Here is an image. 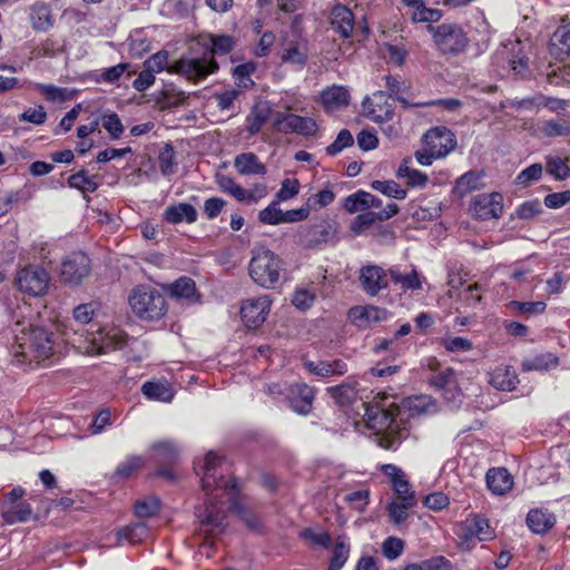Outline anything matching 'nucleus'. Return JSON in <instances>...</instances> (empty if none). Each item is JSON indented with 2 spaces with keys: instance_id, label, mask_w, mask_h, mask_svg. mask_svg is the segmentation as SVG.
<instances>
[{
  "instance_id": "31",
  "label": "nucleus",
  "mask_w": 570,
  "mask_h": 570,
  "mask_svg": "<svg viewBox=\"0 0 570 570\" xmlns=\"http://www.w3.org/2000/svg\"><path fill=\"white\" fill-rule=\"evenodd\" d=\"M399 179H406V186L411 188L423 187L426 184V176L413 166V159L405 157L395 171Z\"/></svg>"
},
{
  "instance_id": "43",
  "label": "nucleus",
  "mask_w": 570,
  "mask_h": 570,
  "mask_svg": "<svg viewBox=\"0 0 570 570\" xmlns=\"http://www.w3.org/2000/svg\"><path fill=\"white\" fill-rule=\"evenodd\" d=\"M389 275L392 282L402 289H416L421 286V282L414 269L410 272H401L397 268H391Z\"/></svg>"
},
{
  "instance_id": "37",
  "label": "nucleus",
  "mask_w": 570,
  "mask_h": 570,
  "mask_svg": "<svg viewBox=\"0 0 570 570\" xmlns=\"http://www.w3.org/2000/svg\"><path fill=\"white\" fill-rule=\"evenodd\" d=\"M350 557V541L346 535H338L333 547L327 570H341Z\"/></svg>"
},
{
  "instance_id": "10",
  "label": "nucleus",
  "mask_w": 570,
  "mask_h": 570,
  "mask_svg": "<svg viewBox=\"0 0 570 570\" xmlns=\"http://www.w3.org/2000/svg\"><path fill=\"white\" fill-rule=\"evenodd\" d=\"M461 393L456 384L454 372L446 368L430 380V414L440 407L435 403L443 399L445 403H455L460 400Z\"/></svg>"
},
{
  "instance_id": "3",
  "label": "nucleus",
  "mask_w": 570,
  "mask_h": 570,
  "mask_svg": "<svg viewBox=\"0 0 570 570\" xmlns=\"http://www.w3.org/2000/svg\"><path fill=\"white\" fill-rule=\"evenodd\" d=\"M14 337L13 356L20 363L40 362L53 354L51 334L42 327L17 323Z\"/></svg>"
},
{
  "instance_id": "41",
  "label": "nucleus",
  "mask_w": 570,
  "mask_h": 570,
  "mask_svg": "<svg viewBox=\"0 0 570 570\" xmlns=\"http://www.w3.org/2000/svg\"><path fill=\"white\" fill-rule=\"evenodd\" d=\"M500 60L507 62L514 75H522L528 68V59L519 52L517 55L509 52L507 46L495 53V61Z\"/></svg>"
},
{
  "instance_id": "5",
  "label": "nucleus",
  "mask_w": 570,
  "mask_h": 570,
  "mask_svg": "<svg viewBox=\"0 0 570 570\" xmlns=\"http://www.w3.org/2000/svg\"><path fill=\"white\" fill-rule=\"evenodd\" d=\"M128 341L127 334L118 327H104L96 332L87 333L82 338H73L78 343V350L88 355H101L121 350Z\"/></svg>"
},
{
  "instance_id": "11",
  "label": "nucleus",
  "mask_w": 570,
  "mask_h": 570,
  "mask_svg": "<svg viewBox=\"0 0 570 570\" xmlns=\"http://www.w3.org/2000/svg\"><path fill=\"white\" fill-rule=\"evenodd\" d=\"M433 40L438 49L443 53L456 55L468 46V38L461 27L451 23H443L435 29L430 27Z\"/></svg>"
},
{
  "instance_id": "17",
  "label": "nucleus",
  "mask_w": 570,
  "mask_h": 570,
  "mask_svg": "<svg viewBox=\"0 0 570 570\" xmlns=\"http://www.w3.org/2000/svg\"><path fill=\"white\" fill-rule=\"evenodd\" d=\"M360 283L366 294L375 296L389 285L386 272L377 265H367L361 268Z\"/></svg>"
},
{
  "instance_id": "12",
  "label": "nucleus",
  "mask_w": 570,
  "mask_h": 570,
  "mask_svg": "<svg viewBox=\"0 0 570 570\" xmlns=\"http://www.w3.org/2000/svg\"><path fill=\"white\" fill-rule=\"evenodd\" d=\"M26 491L21 487L13 488L7 493L1 502L0 511L2 519L9 523L26 522L32 514L29 503L22 501Z\"/></svg>"
},
{
  "instance_id": "45",
  "label": "nucleus",
  "mask_w": 570,
  "mask_h": 570,
  "mask_svg": "<svg viewBox=\"0 0 570 570\" xmlns=\"http://www.w3.org/2000/svg\"><path fill=\"white\" fill-rule=\"evenodd\" d=\"M307 60V50L303 45H289L282 52V61L302 68Z\"/></svg>"
},
{
  "instance_id": "56",
  "label": "nucleus",
  "mask_w": 570,
  "mask_h": 570,
  "mask_svg": "<svg viewBox=\"0 0 570 570\" xmlns=\"http://www.w3.org/2000/svg\"><path fill=\"white\" fill-rule=\"evenodd\" d=\"M216 183L223 193L233 196L236 200H239V198L244 197V188L232 177L219 175L217 176Z\"/></svg>"
},
{
  "instance_id": "44",
  "label": "nucleus",
  "mask_w": 570,
  "mask_h": 570,
  "mask_svg": "<svg viewBox=\"0 0 570 570\" xmlns=\"http://www.w3.org/2000/svg\"><path fill=\"white\" fill-rule=\"evenodd\" d=\"M559 358L553 353H543L523 362L522 366L527 371H547L556 367Z\"/></svg>"
},
{
  "instance_id": "32",
  "label": "nucleus",
  "mask_w": 570,
  "mask_h": 570,
  "mask_svg": "<svg viewBox=\"0 0 570 570\" xmlns=\"http://www.w3.org/2000/svg\"><path fill=\"white\" fill-rule=\"evenodd\" d=\"M234 166L240 175H265L266 167L253 153H243L236 156Z\"/></svg>"
},
{
  "instance_id": "51",
  "label": "nucleus",
  "mask_w": 570,
  "mask_h": 570,
  "mask_svg": "<svg viewBox=\"0 0 570 570\" xmlns=\"http://www.w3.org/2000/svg\"><path fill=\"white\" fill-rule=\"evenodd\" d=\"M371 491L367 487H362L356 491L344 495V501L358 512H364L370 503Z\"/></svg>"
},
{
  "instance_id": "25",
  "label": "nucleus",
  "mask_w": 570,
  "mask_h": 570,
  "mask_svg": "<svg viewBox=\"0 0 570 570\" xmlns=\"http://www.w3.org/2000/svg\"><path fill=\"white\" fill-rule=\"evenodd\" d=\"M462 530L466 539L476 538L479 541H488L494 537L489 521L476 514L465 520Z\"/></svg>"
},
{
  "instance_id": "22",
  "label": "nucleus",
  "mask_w": 570,
  "mask_h": 570,
  "mask_svg": "<svg viewBox=\"0 0 570 570\" xmlns=\"http://www.w3.org/2000/svg\"><path fill=\"white\" fill-rule=\"evenodd\" d=\"M304 367L318 377L343 375L347 372V364L343 360L333 361H306Z\"/></svg>"
},
{
  "instance_id": "34",
  "label": "nucleus",
  "mask_w": 570,
  "mask_h": 570,
  "mask_svg": "<svg viewBox=\"0 0 570 570\" xmlns=\"http://www.w3.org/2000/svg\"><path fill=\"white\" fill-rule=\"evenodd\" d=\"M317 125L311 117H302L295 114L288 116L284 134H298L303 136H312L316 132Z\"/></svg>"
},
{
  "instance_id": "64",
  "label": "nucleus",
  "mask_w": 570,
  "mask_h": 570,
  "mask_svg": "<svg viewBox=\"0 0 570 570\" xmlns=\"http://www.w3.org/2000/svg\"><path fill=\"white\" fill-rule=\"evenodd\" d=\"M540 213L542 206L538 199L524 202L515 210V215L521 219H531Z\"/></svg>"
},
{
  "instance_id": "26",
  "label": "nucleus",
  "mask_w": 570,
  "mask_h": 570,
  "mask_svg": "<svg viewBox=\"0 0 570 570\" xmlns=\"http://www.w3.org/2000/svg\"><path fill=\"white\" fill-rule=\"evenodd\" d=\"M321 100L327 111L334 112L350 104V92L343 86H332L322 91Z\"/></svg>"
},
{
  "instance_id": "57",
  "label": "nucleus",
  "mask_w": 570,
  "mask_h": 570,
  "mask_svg": "<svg viewBox=\"0 0 570 570\" xmlns=\"http://www.w3.org/2000/svg\"><path fill=\"white\" fill-rule=\"evenodd\" d=\"M159 168L164 176L175 173V151L171 145L167 144L159 154Z\"/></svg>"
},
{
  "instance_id": "58",
  "label": "nucleus",
  "mask_w": 570,
  "mask_h": 570,
  "mask_svg": "<svg viewBox=\"0 0 570 570\" xmlns=\"http://www.w3.org/2000/svg\"><path fill=\"white\" fill-rule=\"evenodd\" d=\"M510 306L513 308V311H515L519 314H523V315L542 314L547 308V304L541 301H538V302L512 301L510 303Z\"/></svg>"
},
{
  "instance_id": "23",
  "label": "nucleus",
  "mask_w": 570,
  "mask_h": 570,
  "mask_svg": "<svg viewBox=\"0 0 570 570\" xmlns=\"http://www.w3.org/2000/svg\"><path fill=\"white\" fill-rule=\"evenodd\" d=\"M163 288L171 298L178 301L196 302L198 299L195 282L189 277H180L174 283L164 284Z\"/></svg>"
},
{
  "instance_id": "4",
  "label": "nucleus",
  "mask_w": 570,
  "mask_h": 570,
  "mask_svg": "<svg viewBox=\"0 0 570 570\" xmlns=\"http://www.w3.org/2000/svg\"><path fill=\"white\" fill-rule=\"evenodd\" d=\"M364 416L368 429L382 435L380 445L385 449H392L406 429L404 419L400 417V406L395 402L383 405L371 404L366 407Z\"/></svg>"
},
{
  "instance_id": "1",
  "label": "nucleus",
  "mask_w": 570,
  "mask_h": 570,
  "mask_svg": "<svg viewBox=\"0 0 570 570\" xmlns=\"http://www.w3.org/2000/svg\"><path fill=\"white\" fill-rule=\"evenodd\" d=\"M224 458L217 455L214 451H209L204 458L200 468L195 465V470L200 469L203 472L202 487L206 493V501L203 505L196 508L195 515L198 520V535L203 541V548H212L226 530L225 502L220 497L226 495L229 502V509L235 511L250 529H257L259 520L237 499L236 483L234 479H225L223 475Z\"/></svg>"
},
{
  "instance_id": "2",
  "label": "nucleus",
  "mask_w": 570,
  "mask_h": 570,
  "mask_svg": "<svg viewBox=\"0 0 570 570\" xmlns=\"http://www.w3.org/2000/svg\"><path fill=\"white\" fill-rule=\"evenodd\" d=\"M144 67L155 73L167 70L169 73H176L196 82L216 72L218 63L213 60L209 52H204L202 56H183L180 59L169 62V53L161 50L149 57L144 62Z\"/></svg>"
},
{
  "instance_id": "18",
  "label": "nucleus",
  "mask_w": 570,
  "mask_h": 570,
  "mask_svg": "<svg viewBox=\"0 0 570 570\" xmlns=\"http://www.w3.org/2000/svg\"><path fill=\"white\" fill-rule=\"evenodd\" d=\"M286 399L288 406L294 412L306 415L311 412L313 406L314 391L306 384H294L289 387Z\"/></svg>"
},
{
  "instance_id": "52",
  "label": "nucleus",
  "mask_w": 570,
  "mask_h": 570,
  "mask_svg": "<svg viewBox=\"0 0 570 570\" xmlns=\"http://www.w3.org/2000/svg\"><path fill=\"white\" fill-rule=\"evenodd\" d=\"M406 7L405 14L410 17L413 22L428 21V6L424 0H402Z\"/></svg>"
},
{
  "instance_id": "15",
  "label": "nucleus",
  "mask_w": 570,
  "mask_h": 570,
  "mask_svg": "<svg viewBox=\"0 0 570 570\" xmlns=\"http://www.w3.org/2000/svg\"><path fill=\"white\" fill-rule=\"evenodd\" d=\"M364 116L375 122H384L392 119L394 110L389 97L383 91H377L363 101Z\"/></svg>"
},
{
  "instance_id": "46",
  "label": "nucleus",
  "mask_w": 570,
  "mask_h": 570,
  "mask_svg": "<svg viewBox=\"0 0 570 570\" xmlns=\"http://www.w3.org/2000/svg\"><path fill=\"white\" fill-rule=\"evenodd\" d=\"M154 458L161 463H169L177 459L178 448L170 441H161L153 445Z\"/></svg>"
},
{
  "instance_id": "19",
  "label": "nucleus",
  "mask_w": 570,
  "mask_h": 570,
  "mask_svg": "<svg viewBox=\"0 0 570 570\" xmlns=\"http://www.w3.org/2000/svg\"><path fill=\"white\" fill-rule=\"evenodd\" d=\"M386 316L387 312L385 309L372 305H358L348 311V318L361 330H365L375 323L384 321Z\"/></svg>"
},
{
  "instance_id": "39",
  "label": "nucleus",
  "mask_w": 570,
  "mask_h": 570,
  "mask_svg": "<svg viewBox=\"0 0 570 570\" xmlns=\"http://www.w3.org/2000/svg\"><path fill=\"white\" fill-rule=\"evenodd\" d=\"M480 187L481 175L475 171H468L456 180L455 186L453 187V193L458 197L462 198Z\"/></svg>"
},
{
  "instance_id": "14",
  "label": "nucleus",
  "mask_w": 570,
  "mask_h": 570,
  "mask_svg": "<svg viewBox=\"0 0 570 570\" xmlns=\"http://www.w3.org/2000/svg\"><path fill=\"white\" fill-rule=\"evenodd\" d=\"M271 299L267 295L245 301L240 308V316L247 327L255 328L262 325L269 312Z\"/></svg>"
},
{
  "instance_id": "59",
  "label": "nucleus",
  "mask_w": 570,
  "mask_h": 570,
  "mask_svg": "<svg viewBox=\"0 0 570 570\" xmlns=\"http://www.w3.org/2000/svg\"><path fill=\"white\" fill-rule=\"evenodd\" d=\"M258 217L264 224L277 225L283 223V210L278 207V202H273L259 212Z\"/></svg>"
},
{
  "instance_id": "9",
  "label": "nucleus",
  "mask_w": 570,
  "mask_h": 570,
  "mask_svg": "<svg viewBox=\"0 0 570 570\" xmlns=\"http://www.w3.org/2000/svg\"><path fill=\"white\" fill-rule=\"evenodd\" d=\"M91 261L82 252L65 256L59 268V279L67 286H79L90 275Z\"/></svg>"
},
{
  "instance_id": "21",
  "label": "nucleus",
  "mask_w": 570,
  "mask_h": 570,
  "mask_svg": "<svg viewBox=\"0 0 570 570\" xmlns=\"http://www.w3.org/2000/svg\"><path fill=\"white\" fill-rule=\"evenodd\" d=\"M380 470L386 475L390 480L391 487L395 493V498H401L402 495H415V492L412 490L411 484L405 478V473L403 470L394 464H382Z\"/></svg>"
},
{
  "instance_id": "30",
  "label": "nucleus",
  "mask_w": 570,
  "mask_h": 570,
  "mask_svg": "<svg viewBox=\"0 0 570 570\" xmlns=\"http://www.w3.org/2000/svg\"><path fill=\"white\" fill-rule=\"evenodd\" d=\"M527 524L534 533H546L556 524V515L547 509H533L527 515Z\"/></svg>"
},
{
  "instance_id": "29",
  "label": "nucleus",
  "mask_w": 570,
  "mask_h": 570,
  "mask_svg": "<svg viewBox=\"0 0 570 570\" xmlns=\"http://www.w3.org/2000/svg\"><path fill=\"white\" fill-rule=\"evenodd\" d=\"M417 503L416 495H402L395 498L387 507L389 518L394 524L403 523L407 517L409 511Z\"/></svg>"
},
{
  "instance_id": "50",
  "label": "nucleus",
  "mask_w": 570,
  "mask_h": 570,
  "mask_svg": "<svg viewBox=\"0 0 570 570\" xmlns=\"http://www.w3.org/2000/svg\"><path fill=\"white\" fill-rule=\"evenodd\" d=\"M426 409H428V399L425 396H423V395L411 396V397L405 399L402 402V406L400 407V410H401L400 417L404 419V415L406 412H409V414H407L409 417H414L416 415L424 413Z\"/></svg>"
},
{
  "instance_id": "36",
  "label": "nucleus",
  "mask_w": 570,
  "mask_h": 570,
  "mask_svg": "<svg viewBox=\"0 0 570 570\" xmlns=\"http://www.w3.org/2000/svg\"><path fill=\"white\" fill-rule=\"evenodd\" d=\"M148 535V528L145 523H135L131 525H127L121 528L116 533V544H122L124 542L128 543H138L146 539Z\"/></svg>"
},
{
  "instance_id": "55",
  "label": "nucleus",
  "mask_w": 570,
  "mask_h": 570,
  "mask_svg": "<svg viewBox=\"0 0 570 570\" xmlns=\"http://www.w3.org/2000/svg\"><path fill=\"white\" fill-rule=\"evenodd\" d=\"M160 509V501L155 498L139 500L135 504V513L138 518H149L155 515Z\"/></svg>"
},
{
  "instance_id": "35",
  "label": "nucleus",
  "mask_w": 570,
  "mask_h": 570,
  "mask_svg": "<svg viewBox=\"0 0 570 570\" xmlns=\"http://www.w3.org/2000/svg\"><path fill=\"white\" fill-rule=\"evenodd\" d=\"M30 19L33 29L46 31L53 24L50 7L43 2H36L30 8Z\"/></svg>"
},
{
  "instance_id": "48",
  "label": "nucleus",
  "mask_w": 570,
  "mask_h": 570,
  "mask_svg": "<svg viewBox=\"0 0 570 570\" xmlns=\"http://www.w3.org/2000/svg\"><path fill=\"white\" fill-rule=\"evenodd\" d=\"M368 199H372V194L365 190H357L344 199V208L352 214L364 212L368 209Z\"/></svg>"
},
{
  "instance_id": "63",
  "label": "nucleus",
  "mask_w": 570,
  "mask_h": 570,
  "mask_svg": "<svg viewBox=\"0 0 570 570\" xmlns=\"http://www.w3.org/2000/svg\"><path fill=\"white\" fill-rule=\"evenodd\" d=\"M299 191V183L294 178H286L282 183V187L276 194L277 202H285L294 196H296Z\"/></svg>"
},
{
  "instance_id": "61",
  "label": "nucleus",
  "mask_w": 570,
  "mask_h": 570,
  "mask_svg": "<svg viewBox=\"0 0 570 570\" xmlns=\"http://www.w3.org/2000/svg\"><path fill=\"white\" fill-rule=\"evenodd\" d=\"M354 142L353 135L347 129H342L334 142H332L327 148L326 153L331 156H335L340 154L344 148L352 146Z\"/></svg>"
},
{
  "instance_id": "24",
  "label": "nucleus",
  "mask_w": 570,
  "mask_h": 570,
  "mask_svg": "<svg viewBox=\"0 0 570 570\" xmlns=\"http://www.w3.org/2000/svg\"><path fill=\"white\" fill-rule=\"evenodd\" d=\"M142 395L156 402L170 403L175 396L173 385L168 381H148L141 386Z\"/></svg>"
},
{
  "instance_id": "42",
  "label": "nucleus",
  "mask_w": 570,
  "mask_h": 570,
  "mask_svg": "<svg viewBox=\"0 0 570 570\" xmlns=\"http://www.w3.org/2000/svg\"><path fill=\"white\" fill-rule=\"evenodd\" d=\"M68 186L82 193H94L99 184L96 176H89L86 170H80L68 178Z\"/></svg>"
},
{
  "instance_id": "7",
  "label": "nucleus",
  "mask_w": 570,
  "mask_h": 570,
  "mask_svg": "<svg viewBox=\"0 0 570 570\" xmlns=\"http://www.w3.org/2000/svg\"><path fill=\"white\" fill-rule=\"evenodd\" d=\"M282 262L272 250L261 248L254 252L249 262V275L259 286L272 288L279 279Z\"/></svg>"
},
{
  "instance_id": "47",
  "label": "nucleus",
  "mask_w": 570,
  "mask_h": 570,
  "mask_svg": "<svg viewBox=\"0 0 570 570\" xmlns=\"http://www.w3.org/2000/svg\"><path fill=\"white\" fill-rule=\"evenodd\" d=\"M327 393L333 397L336 403L346 405L352 403L356 397V391L353 384L343 383L336 386L327 387Z\"/></svg>"
},
{
  "instance_id": "49",
  "label": "nucleus",
  "mask_w": 570,
  "mask_h": 570,
  "mask_svg": "<svg viewBox=\"0 0 570 570\" xmlns=\"http://www.w3.org/2000/svg\"><path fill=\"white\" fill-rule=\"evenodd\" d=\"M144 464L145 459L142 456H128L126 460L118 464L114 476L118 479H128L132 476Z\"/></svg>"
},
{
  "instance_id": "13",
  "label": "nucleus",
  "mask_w": 570,
  "mask_h": 570,
  "mask_svg": "<svg viewBox=\"0 0 570 570\" xmlns=\"http://www.w3.org/2000/svg\"><path fill=\"white\" fill-rule=\"evenodd\" d=\"M470 210L482 220L499 218L503 213V196L500 193L478 195L473 198Z\"/></svg>"
},
{
  "instance_id": "33",
  "label": "nucleus",
  "mask_w": 570,
  "mask_h": 570,
  "mask_svg": "<svg viewBox=\"0 0 570 570\" xmlns=\"http://www.w3.org/2000/svg\"><path fill=\"white\" fill-rule=\"evenodd\" d=\"M515 372L510 366H498L490 373L489 383L500 391H512L517 385Z\"/></svg>"
},
{
  "instance_id": "54",
  "label": "nucleus",
  "mask_w": 570,
  "mask_h": 570,
  "mask_svg": "<svg viewBox=\"0 0 570 570\" xmlns=\"http://www.w3.org/2000/svg\"><path fill=\"white\" fill-rule=\"evenodd\" d=\"M36 89L51 102H62L68 98V90L53 85L37 83Z\"/></svg>"
},
{
  "instance_id": "27",
  "label": "nucleus",
  "mask_w": 570,
  "mask_h": 570,
  "mask_svg": "<svg viewBox=\"0 0 570 570\" xmlns=\"http://www.w3.org/2000/svg\"><path fill=\"white\" fill-rule=\"evenodd\" d=\"M489 490L498 495H502L510 491L513 485L512 475L505 468H492L485 475Z\"/></svg>"
},
{
  "instance_id": "16",
  "label": "nucleus",
  "mask_w": 570,
  "mask_h": 570,
  "mask_svg": "<svg viewBox=\"0 0 570 570\" xmlns=\"http://www.w3.org/2000/svg\"><path fill=\"white\" fill-rule=\"evenodd\" d=\"M456 147L455 135L444 126L430 129V161L445 157Z\"/></svg>"
},
{
  "instance_id": "40",
  "label": "nucleus",
  "mask_w": 570,
  "mask_h": 570,
  "mask_svg": "<svg viewBox=\"0 0 570 570\" xmlns=\"http://www.w3.org/2000/svg\"><path fill=\"white\" fill-rule=\"evenodd\" d=\"M371 187L382 195L397 200L405 199L407 195L406 189L393 179L373 180Z\"/></svg>"
},
{
  "instance_id": "20",
  "label": "nucleus",
  "mask_w": 570,
  "mask_h": 570,
  "mask_svg": "<svg viewBox=\"0 0 570 570\" xmlns=\"http://www.w3.org/2000/svg\"><path fill=\"white\" fill-rule=\"evenodd\" d=\"M331 23L341 37L350 38L354 32L355 17L347 7L337 4L332 9Z\"/></svg>"
},
{
  "instance_id": "28",
  "label": "nucleus",
  "mask_w": 570,
  "mask_h": 570,
  "mask_svg": "<svg viewBox=\"0 0 570 570\" xmlns=\"http://www.w3.org/2000/svg\"><path fill=\"white\" fill-rule=\"evenodd\" d=\"M196 208L187 203H178L168 206L164 212V219L169 224H180L183 222L193 224L197 220Z\"/></svg>"
},
{
  "instance_id": "6",
  "label": "nucleus",
  "mask_w": 570,
  "mask_h": 570,
  "mask_svg": "<svg viewBox=\"0 0 570 570\" xmlns=\"http://www.w3.org/2000/svg\"><path fill=\"white\" fill-rule=\"evenodd\" d=\"M128 301L132 312L141 320H159L167 311L164 296L150 286H137Z\"/></svg>"
},
{
  "instance_id": "60",
  "label": "nucleus",
  "mask_w": 570,
  "mask_h": 570,
  "mask_svg": "<svg viewBox=\"0 0 570 570\" xmlns=\"http://www.w3.org/2000/svg\"><path fill=\"white\" fill-rule=\"evenodd\" d=\"M441 345L449 352H468L472 350V342L459 336H445L441 338Z\"/></svg>"
},
{
  "instance_id": "53",
  "label": "nucleus",
  "mask_w": 570,
  "mask_h": 570,
  "mask_svg": "<svg viewBox=\"0 0 570 570\" xmlns=\"http://www.w3.org/2000/svg\"><path fill=\"white\" fill-rule=\"evenodd\" d=\"M539 131L544 137H563L570 134V126L564 122H559L557 120H547L541 122L539 126Z\"/></svg>"
},
{
  "instance_id": "62",
  "label": "nucleus",
  "mask_w": 570,
  "mask_h": 570,
  "mask_svg": "<svg viewBox=\"0 0 570 570\" xmlns=\"http://www.w3.org/2000/svg\"><path fill=\"white\" fill-rule=\"evenodd\" d=\"M404 549V542L395 537L387 538L382 544V551L386 559L395 560L399 558Z\"/></svg>"
},
{
  "instance_id": "8",
  "label": "nucleus",
  "mask_w": 570,
  "mask_h": 570,
  "mask_svg": "<svg viewBox=\"0 0 570 570\" xmlns=\"http://www.w3.org/2000/svg\"><path fill=\"white\" fill-rule=\"evenodd\" d=\"M50 284L48 271L39 265H27L17 271L14 285L19 292L38 297L47 293Z\"/></svg>"
},
{
  "instance_id": "38",
  "label": "nucleus",
  "mask_w": 570,
  "mask_h": 570,
  "mask_svg": "<svg viewBox=\"0 0 570 570\" xmlns=\"http://www.w3.org/2000/svg\"><path fill=\"white\" fill-rule=\"evenodd\" d=\"M387 88L396 95V99L404 107H421L425 106L423 100H414L410 98L409 90L405 89V83L397 80L395 77L386 76Z\"/></svg>"
}]
</instances>
